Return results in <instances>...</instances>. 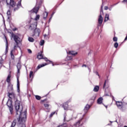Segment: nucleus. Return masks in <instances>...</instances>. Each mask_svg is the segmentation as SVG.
Listing matches in <instances>:
<instances>
[{
  "label": "nucleus",
  "mask_w": 127,
  "mask_h": 127,
  "mask_svg": "<svg viewBox=\"0 0 127 127\" xmlns=\"http://www.w3.org/2000/svg\"><path fill=\"white\" fill-rule=\"evenodd\" d=\"M43 59H44L45 61H46L47 62V61H49V62H52L51 61L48 60V59H47V58H44Z\"/></svg>",
  "instance_id": "obj_37"
},
{
  "label": "nucleus",
  "mask_w": 127,
  "mask_h": 127,
  "mask_svg": "<svg viewBox=\"0 0 127 127\" xmlns=\"http://www.w3.org/2000/svg\"><path fill=\"white\" fill-rule=\"evenodd\" d=\"M105 95H106V96H110V95L107 94L106 93V91H105Z\"/></svg>",
  "instance_id": "obj_49"
},
{
  "label": "nucleus",
  "mask_w": 127,
  "mask_h": 127,
  "mask_svg": "<svg viewBox=\"0 0 127 127\" xmlns=\"http://www.w3.org/2000/svg\"><path fill=\"white\" fill-rule=\"evenodd\" d=\"M7 106L8 107L10 111V114H12V102H11V100L9 99L7 102Z\"/></svg>",
  "instance_id": "obj_7"
},
{
  "label": "nucleus",
  "mask_w": 127,
  "mask_h": 127,
  "mask_svg": "<svg viewBox=\"0 0 127 127\" xmlns=\"http://www.w3.org/2000/svg\"><path fill=\"white\" fill-rule=\"evenodd\" d=\"M95 99H96V97L94 96V98L93 99V100H95Z\"/></svg>",
  "instance_id": "obj_51"
},
{
  "label": "nucleus",
  "mask_w": 127,
  "mask_h": 127,
  "mask_svg": "<svg viewBox=\"0 0 127 127\" xmlns=\"http://www.w3.org/2000/svg\"><path fill=\"white\" fill-rule=\"evenodd\" d=\"M124 127H127V126H124Z\"/></svg>",
  "instance_id": "obj_52"
},
{
  "label": "nucleus",
  "mask_w": 127,
  "mask_h": 127,
  "mask_svg": "<svg viewBox=\"0 0 127 127\" xmlns=\"http://www.w3.org/2000/svg\"><path fill=\"white\" fill-rule=\"evenodd\" d=\"M53 66H54V64H53Z\"/></svg>",
  "instance_id": "obj_54"
},
{
  "label": "nucleus",
  "mask_w": 127,
  "mask_h": 127,
  "mask_svg": "<svg viewBox=\"0 0 127 127\" xmlns=\"http://www.w3.org/2000/svg\"><path fill=\"white\" fill-rule=\"evenodd\" d=\"M54 13H55V12H53L52 14H51V16L52 17H53V15H54Z\"/></svg>",
  "instance_id": "obj_45"
},
{
  "label": "nucleus",
  "mask_w": 127,
  "mask_h": 127,
  "mask_svg": "<svg viewBox=\"0 0 127 127\" xmlns=\"http://www.w3.org/2000/svg\"><path fill=\"white\" fill-rule=\"evenodd\" d=\"M107 81L105 80V83H104V86H103V89H105V87H106V83Z\"/></svg>",
  "instance_id": "obj_44"
},
{
  "label": "nucleus",
  "mask_w": 127,
  "mask_h": 127,
  "mask_svg": "<svg viewBox=\"0 0 127 127\" xmlns=\"http://www.w3.org/2000/svg\"><path fill=\"white\" fill-rule=\"evenodd\" d=\"M16 125V120H14L13 122L12 123L11 127H15Z\"/></svg>",
  "instance_id": "obj_26"
},
{
  "label": "nucleus",
  "mask_w": 127,
  "mask_h": 127,
  "mask_svg": "<svg viewBox=\"0 0 127 127\" xmlns=\"http://www.w3.org/2000/svg\"><path fill=\"white\" fill-rule=\"evenodd\" d=\"M8 88H10L11 91H12V90H13V87H12V85H9L8 86Z\"/></svg>",
  "instance_id": "obj_40"
},
{
  "label": "nucleus",
  "mask_w": 127,
  "mask_h": 127,
  "mask_svg": "<svg viewBox=\"0 0 127 127\" xmlns=\"http://www.w3.org/2000/svg\"><path fill=\"white\" fill-rule=\"evenodd\" d=\"M7 18L8 19H9L10 18V16L11 15V12L10 10H8L7 12Z\"/></svg>",
  "instance_id": "obj_19"
},
{
  "label": "nucleus",
  "mask_w": 127,
  "mask_h": 127,
  "mask_svg": "<svg viewBox=\"0 0 127 127\" xmlns=\"http://www.w3.org/2000/svg\"><path fill=\"white\" fill-rule=\"evenodd\" d=\"M13 39L16 43V45L14 46V49H16V47L18 46V44L21 41L20 39V35H14L13 36Z\"/></svg>",
  "instance_id": "obj_4"
},
{
  "label": "nucleus",
  "mask_w": 127,
  "mask_h": 127,
  "mask_svg": "<svg viewBox=\"0 0 127 127\" xmlns=\"http://www.w3.org/2000/svg\"><path fill=\"white\" fill-rule=\"evenodd\" d=\"M6 0V2L7 4L10 5V6L11 7H13V10L14 11H16V10H18V9L19 7L21 6V0H20L18 3L16 4V3L14 2L13 0Z\"/></svg>",
  "instance_id": "obj_2"
},
{
  "label": "nucleus",
  "mask_w": 127,
  "mask_h": 127,
  "mask_svg": "<svg viewBox=\"0 0 127 127\" xmlns=\"http://www.w3.org/2000/svg\"><path fill=\"white\" fill-rule=\"evenodd\" d=\"M8 97L9 99H11V100H15V94L14 93L12 92V93H8Z\"/></svg>",
  "instance_id": "obj_8"
},
{
  "label": "nucleus",
  "mask_w": 127,
  "mask_h": 127,
  "mask_svg": "<svg viewBox=\"0 0 127 127\" xmlns=\"http://www.w3.org/2000/svg\"><path fill=\"white\" fill-rule=\"evenodd\" d=\"M52 19V16H51V17L49 19V21H50Z\"/></svg>",
  "instance_id": "obj_48"
},
{
  "label": "nucleus",
  "mask_w": 127,
  "mask_h": 127,
  "mask_svg": "<svg viewBox=\"0 0 127 127\" xmlns=\"http://www.w3.org/2000/svg\"><path fill=\"white\" fill-rule=\"evenodd\" d=\"M28 53H30V54L32 53V51H31V50L30 49H28Z\"/></svg>",
  "instance_id": "obj_43"
},
{
  "label": "nucleus",
  "mask_w": 127,
  "mask_h": 127,
  "mask_svg": "<svg viewBox=\"0 0 127 127\" xmlns=\"http://www.w3.org/2000/svg\"><path fill=\"white\" fill-rule=\"evenodd\" d=\"M37 26V22H35L33 24H31V25L29 27V29H31L32 30V29L35 30V32L37 31V33H35V34H36L38 35V36H39V34L40 33V30L39 29H36V27Z\"/></svg>",
  "instance_id": "obj_3"
},
{
  "label": "nucleus",
  "mask_w": 127,
  "mask_h": 127,
  "mask_svg": "<svg viewBox=\"0 0 127 127\" xmlns=\"http://www.w3.org/2000/svg\"><path fill=\"white\" fill-rule=\"evenodd\" d=\"M101 12H103V5L101 6Z\"/></svg>",
  "instance_id": "obj_46"
},
{
  "label": "nucleus",
  "mask_w": 127,
  "mask_h": 127,
  "mask_svg": "<svg viewBox=\"0 0 127 127\" xmlns=\"http://www.w3.org/2000/svg\"><path fill=\"white\" fill-rule=\"evenodd\" d=\"M116 104L118 108H122V107L123 106V103L119 101L116 102Z\"/></svg>",
  "instance_id": "obj_17"
},
{
  "label": "nucleus",
  "mask_w": 127,
  "mask_h": 127,
  "mask_svg": "<svg viewBox=\"0 0 127 127\" xmlns=\"http://www.w3.org/2000/svg\"><path fill=\"white\" fill-rule=\"evenodd\" d=\"M15 109L16 111V114H20L19 118L18 120V123L20 124V127H25V124L24 123L26 122V113L27 111H25L24 112L21 113L23 107L22 106H20V102L19 101H16L15 102Z\"/></svg>",
  "instance_id": "obj_1"
},
{
  "label": "nucleus",
  "mask_w": 127,
  "mask_h": 127,
  "mask_svg": "<svg viewBox=\"0 0 127 127\" xmlns=\"http://www.w3.org/2000/svg\"><path fill=\"white\" fill-rule=\"evenodd\" d=\"M110 10H111V9H110Z\"/></svg>",
  "instance_id": "obj_57"
},
{
  "label": "nucleus",
  "mask_w": 127,
  "mask_h": 127,
  "mask_svg": "<svg viewBox=\"0 0 127 127\" xmlns=\"http://www.w3.org/2000/svg\"><path fill=\"white\" fill-rule=\"evenodd\" d=\"M54 115H55V112L52 113L50 115V118H52Z\"/></svg>",
  "instance_id": "obj_38"
},
{
  "label": "nucleus",
  "mask_w": 127,
  "mask_h": 127,
  "mask_svg": "<svg viewBox=\"0 0 127 127\" xmlns=\"http://www.w3.org/2000/svg\"><path fill=\"white\" fill-rule=\"evenodd\" d=\"M48 64H41V65H39L37 68V69H40V68H42V67H44V66H46V65H48Z\"/></svg>",
  "instance_id": "obj_20"
},
{
  "label": "nucleus",
  "mask_w": 127,
  "mask_h": 127,
  "mask_svg": "<svg viewBox=\"0 0 127 127\" xmlns=\"http://www.w3.org/2000/svg\"><path fill=\"white\" fill-rule=\"evenodd\" d=\"M20 69L17 68V91H19V80H18V78H19V75L20 74Z\"/></svg>",
  "instance_id": "obj_6"
},
{
  "label": "nucleus",
  "mask_w": 127,
  "mask_h": 127,
  "mask_svg": "<svg viewBox=\"0 0 127 127\" xmlns=\"http://www.w3.org/2000/svg\"><path fill=\"white\" fill-rule=\"evenodd\" d=\"M44 106L47 110H48V108H49V105L48 104H44Z\"/></svg>",
  "instance_id": "obj_32"
},
{
  "label": "nucleus",
  "mask_w": 127,
  "mask_h": 127,
  "mask_svg": "<svg viewBox=\"0 0 127 127\" xmlns=\"http://www.w3.org/2000/svg\"><path fill=\"white\" fill-rule=\"evenodd\" d=\"M116 123H118V122L117 121H115Z\"/></svg>",
  "instance_id": "obj_53"
},
{
  "label": "nucleus",
  "mask_w": 127,
  "mask_h": 127,
  "mask_svg": "<svg viewBox=\"0 0 127 127\" xmlns=\"http://www.w3.org/2000/svg\"><path fill=\"white\" fill-rule=\"evenodd\" d=\"M37 58L38 59H43V55H42V52H41V53H39L38 54V56H37Z\"/></svg>",
  "instance_id": "obj_12"
},
{
  "label": "nucleus",
  "mask_w": 127,
  "mask_h": 127,
  "mask_svg": "<svg viewBox=\"0 0 127 127\" xmlns=\"http://www.w3.org/2000/svg\"><path fill=\"white\" fill-rule=\"evenodd\" d=\"M29 77L30 78H31V77H33V71H31L30 72Z\"/></svg>",
  "instance_id": "obj_31"
},
{
  "label": "nucleus",
  "mask_w": 127,
  "mask_h": 127,
  "mask_svg": "<svg viewBox=\"0 0 127 127\" xmlns=\"http://www.w3.org/2000/svg\"><path fill=\"white\" fill-rule=\"evenodd\" d=\"M67 53L68 54V55H72V56H75V55H77L78 54V53L75 52L74 51H69Z\"/></svg>",
  "instance_id": "obj_11"
},
{
  "label": "nucleus",
  "mask_w": 127,
  "mask_h": 127,
  "mask_svg": "<svg viewBox=\"0 0 127 127\" xmlns=\"http://www.w3.org/2000/svg\"><path fill=\"white\" fill-rule=\"evenodd\" d=\"M104 9H105V10H108V9H109V7H108V6H105L104 7Z\"/></svg>",
  "instance_id": "obj_41"
},
{
  "label": "nucleus",
  "mask_w": 127,
  "mask_h": 127,
  "mask_svg": "<svg viewBox=\"0 0 127 127\" xmlns=\"http://www.w3.org/2000/svg\"><path fill=\"white\" fill-rule=\"evenodd\" d=\"M90 109V105H86V106L84 108V111L85 112H87L88 110Z\"/></svg>",
  "instance_id": "obj_24"
},
{
  "label": "nucleus",
  "mask_w": 127,
  "mask_h": 127,
  "mask_svg": "<svg viewBox=\"0 0 127 127\" xmlns=\"http://www.w3.org/2000/svg\"><path fill=\"white\" fill-rule=\"evenodd\" d=\"M118 46L119 44L117 42L115 43L114 44V47H115V48H117V47H118Z\"/></svg>",
  "instance_id": "obj_35"
},
{
  "label": "nucleus",
  "mask_w": 127,
  "mask_h": 127,
  "mask_svg": "<svg viewBox=\"0 0 127 127\" xmlns=\"http://www.w3.org/2000/svg\"><path fill=\"white\" fill-rule=\"evenodd\" d=\"M99 89H100V87H99V86L96 85V86L94 87V89H93V91H94V92H98V91H99Z\"/></svg>",
  "instance_id": "obj_23"
},
{
  "label": "nucleus",
  "mask_w": 127,
  "mask_h": 127,
  "mask_svg": "<svg viewBox=\"0 0 127 127\" xmlns=\"http://www.w3.org/2000/svg\"><path fill=\"white\" fill-rule=\"evenodd\" d=\"M35 98L37 100H40V99H41V97H40L38 95H36Z\"/></svg>",
  "instance_id": "obj_34"
},
{
  "label": "nucleus",
  "mask_w": 127,
  "mask_h": 127,
  "mask_svg": "<svg viewBox=\"0 0 127 127\" xmlns=\"http://www.w3.org/2000/svg\"><path fill=\"white\" fill-rule=\"evenodd\" d=\"M66 59L67 60H72V57H71V56H67L66 57Z\"/></svg>",
  "instance_id": "obj_36"
},
{
  "label": "nucleus",
  "mask_w": 127,
  "mask_h": 127,
  "mask_svg": "<svg viewBox=\"0 0 127 127\" xmlns=\"http://www.w3.org/2000/svg\"><path fill=\"white\" fill-rule=\"evenodd\" d=\"M47 16H48V13L47 12H45L43 14V18L46 19V18H47Z\"/></svg>",
  "instance_id": "obj_21"
},
{
  "label": "nucleus",
  "mask_w": 127,
  "mask_h": 127,
  "mask_svg": "<svg viewBox=\"0 0 127 127\" xmlns=\"http://www.w3.org/2000/svg\"><path fill=\"white\" fill-rule=\"evenodd\" d=\"M108 77L107 76V79H108Z\"/></svg>",
  "instance_id": "obj_56"
},
{
  "label": "nucleus",
  "mask_w": 127,
  "mask_h": 127,
  "mask_svg": "<svg viewBox=\"0 0 127 127\" xmlns=\"http://www.w3.org/2000/svg\"><path fill=\"white\" fill-rule=\"evenodd\" d=\"M98 76H100L99 74H98Z\"/></svg>",
  "instance_id": "obj_55"
},
{
  "label": "nucleus",
  "mask_w": 127,
  "mask_h": 127,
  "mask_svg": "<svg viewBox=\"0 0 127 127\" xmlns=\"http://www.w3.org/2000/svg\"><path fill=\"white\" fill-rule=\"evenodd\" d=\"M109 19H110V15L108 14H106L105 18L104 20L105 22H106V21H108Z\"/></svg>",
  "instance_id": "obj_16"
},
{
  "label": "nucleus",
  "mask_w": 127,
  "mask_h": 127,
  "mask_svg": "<svg viewBox=\"0 0 127 127\" xmlns=\"http://www.w3.org/2000/svg\"><path fill=\"white\" fill-rule=\"evenodd\" d=\"M113 41L115 42L118 41V38L115 37L114 38H113Z\"/></svg>",
  "instance_id": "obj_39"
},
{
  "label": "nucleus",
  "mask_w": 127,
  "mask_h": 127,
  "mask_svg": "<svg viewBox=\"0 0 127 127\" xmlns=\"http://www.w3.org/2000/svg\"><path fill=\"white\" fill-rule=\"evenodd\" d=\"M41 3H42V1L39 3V0H37V4L35 7L31 11V12H34L36 14L37 13L38 10H39V7H40Z\"/></svg>",
  "instance_id": "obj_5"
},
{
  "label": "nucleus",
  "mask_w": 127,
  "mask_h": 127,
  "mask_svg": "<svg viewBox=\"0 0 127 127\" xmlns=\"http://www.w3.org/2000/svg\"><path fill=\"white\" fill-rule=\"evenodd\" d=\"M3 63V60H2V58L0 57V64H2Z\"/></svg>",
  "instance_id": "obj_33"
},
{
  "label": "nucleus",
  "mask_w": 127,
  "mask_h": 127,
  "mask_svg": "<svg viewBox=\"0 0 127 127\" xmlns=\"http://www.w3.org/2000/svg\"><path fill=\"white\" fill-rule=\"evenodd\" d=\"M98 23L99 25H101L102 23H103V17L102 15H100L98 18Z\"/></svg>",
  "instance_id": "obj_9"
},
{
  "label": "nucleus",
  "mask_w": 127,
  "mask_h": 127,
  "mask_svg": "<svg viewBox=\"0 0 127 127\" xmlns=\"http://www.w3.org/2000/svg\"><path fill=\"white\" fill-rule=\"evenodd\" d=\"M5 39L6 40V44H5V46H6V48H5V54H6V53H7V50L8 49V43L7 42V39H6V37H5Z\"/></svg>",
  "instance_id": "obj_10"
},
{
  "label": "nucleus",
  "mask_w": 127,
  "mask_h": 127,
  "mask_svg": "<svg viewBox=\"0 0 127 127\" xmlns=\"http://www.w3.org/2000/svg\"><path fill=\"white\" fill-rule=\"evenodd\" d=\"M102 103H103V98L102 97L99 98L97 100V103L99 104V105H101V104H102Z\"/></svg>",
  "instance_id": "obj_18"
},
{
  "label": "nucleus",
  "mask_w": 127,
  "mask_h": 127,
  "mask_svg": "<svg viewBox=\"0 0 127 127\" xmlns=\"http://www.w3.org/2000/svg\"><path fill=\"white\" fill-rule=\"evenodd\" d=\"M10 78H11V75H10V74H9L8 75L6 79V81L7 83H8V84H10Z\"/></svg>",
  "instance_id": "obj_13"
},
{
  "label": "nucleus",
  "mask_w": 127,
  "mask_h": 127,
  "mask_svg": "<svg viewBox=\"0 0 127 127\" xmlns=\"http://www.w3.org/2000/svg\"><path fill=\"white\" fill-rule=\"evenodd\" d=\"M44 37H46V36H47V35L45 34V35H44Z\"/></svg>",
  "instance_id": "obj_50"
},
{
  "label": "nucleus",
  "mask_w": 127,
  "mask_h": 127,
  "mask_svg": "<svg viewBox=\"0 0 127 127\" xmlns=\"http://www.w3.org/2000/svg\"><path fill=\"white\" fill-rule=\"evenodd\" d=\"M13 51H11L10 52L11 58L12 60H14V55H13V53H12Z\"/></svg>",
  "instance_id": "obj_27"
},
{
  "label": "nucleus",
  "mask_w": 127,
  "mask_h": 127,
  "mask_svg": "<svg viewBox=\"0 0 127 127\" xmlns=\"http://www.w3.org/2000/svg\"><path fill=\"white\" fill-rule=\"evenodd\" d=\"M122 2L123 3H127V0H123Z\"/></svg>",
  "instance_id": "obj_42"
},
{
  "label": "nucleus",
  "mask_w": 127,
  "mask_h": 127,
  "mask_svg": "<svg viewBox=\"0 0 127 127\" xmlns=\"http://www.w3.org/2000/svg\"><path fill=\"white\" fill-rule=\"evenodd\" d=\"M81 122H82V119H80L79 121L76 122V123L74 125V126L75 127H79L81 125Z\"/></svg>",
  "instance_id": "obj_15"
},
{
  "label": "nucleus",
  "mask_w": 127,
  "mask_h": 127,
  "mask_svg": "<svg viewBox=\"0 0 127 127\" xmlns=\"http://www.w3.org/2000/svg\"><path fill=\"white\" fill-rule=\"evenodd\" d=\"M64 120V122H69L70 119H68V118H67V115L65 114Z\"/></svg>",
  "instance_id": "obj_22"
},
{
  "label": "nucleus",
  "mask_w": 127,
  "mask_h": 127,
  "mask_svg": "<svg viewBox=\"0 0 127 127\" xmlns=\"http://www.w3.org/2000/svg\"><path fill=\"white\" fill-rule=\"evenodd\" d=\"M82 67H87V65L86 64H83L82 65Z\"/></svg>",
  "instance_id": "obj_47"
},
{
  "label": "nucleus",
  "mask_w": 127,
  "mask_h": 127,
  "mask_svg": "<svg viewBox=\"0 0 127 127\" xmlns=\"http://www.w3.org/2000/svg\"><path fill=\"white\" fill-rule=\"evenodd\" d=\"M17 69H21V64H20V63H18L17 64Z\"/></svg>",
  "instance_id": "obj_28"
},
{
  "label": "nucleus",
  "mask_w": 127,
  "mask_h": 127,
  "mask_svg": "<svg viewBox=\"0 0 127 127\" xmlns=\"http://www.w3.org/2000/svg\"><path fill=\"white\" fill-rule=\"evenodd\" d=\"M63 108H64V110H68V102H66L63 104Z\"/></svg>",
  "instance_id": "obj_14"
},
{
  "label": "nucleus",
  "mask_w": 127,
  "mask_h": 127,
  "mask_svg": "<svg viewBox=\"0 0 127 127\" xmlns=\"http://www.w3.org/2000/svg\"><path fill=\"white\" fill-rule=\"evenodd\" d=\"M40 17V15H37L36 17L35 18V20H39V18Z\"/></svg>",
  "instance_id": "obj_30"
},
{
  "label": "nucleus",
  "mask_w": 127,
  "mask_h": 127,
  "mask_svg": "<svg viewBox=\"0 0 127 127\" xmlns=\"http://www.w3.org/2000/svg\"><path fill=\"white\" fill-rule=\"evenodd\" d=\"M28 40L30 42H34V39H33L32 37H29L28 38Z\"/></svg>",
  "instance_id": "obj_25"
},
{
  "label": "nucleus",
  "mask_w": 127,
  "mask_h": 127,
  "mask_svg": "<svg viewBox=\"0 0 127 127\" xmlns=\"http://www.w3.org/2000/svg\"><path fill=\"white\" fill-rule=\"evenodd\" d=\"M44 40H41V41L40 42V45H41V46H42L44 45Z\"/></svg>",
  "instance_id": "obj_29"
}]
</instances>
